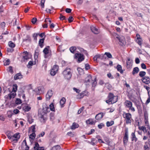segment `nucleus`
<instances>
[{
  "label": "nucleus",
  "mask_w": 150,
  "mask_h": 150,
  "mask_svg": "<svg viewBox=\"0 0 150 150\" xmlns=\"http://www.w3.org/2000/svg\"><path fill=\"white\" fill-rule=\"evenodd\" d=\"M74 58L77 59L78 61L80 62L84 59V56L83 54L80 53H76L74 55Z\"/></svg>",
  "instance_id": "39448f33"
},
{
  "label": "nucleus",
  "mask_w": 150,
  "mask_h": 150,
  "mask_svg": "<svg viewBox=\"0 0 150 150\" xmlns=\"http://www.w3.org/2000/svg\"><path fill=\"white\" fill-rule=\"evenodd\" d=\"M136 37H137L136 41V42L140 46H141L142 44V39L140 37V35L138 34H137Z\"/></svg>",
  "instance_id": "4468645a"
},
{
  "label": "nucleus",
  "mask_w": 150,
  "mask_h": 150,
  "mask_svg": "<svg viewBox=\"0 0 150 150\" xmlns=\"http://www.w3.org/2000/svg\"><path fill=\"white\" fill-rule=\"evenodd\" d=\"M92 77L91 75H88L85 78V83L86 85H88L90 81L92 80Z\"/></svg>",
  "instance_id": "2eb2a0df"
},
{
  "label": "nucleus",
  "mask_w": 150,
  "mask_h": 150,
  "mask_svg": "<svg viewBox=\"0 0 150 150\" xmlns=\"http://www.w3.org/2000/svg\"><path fill=\"white\" fill-rule=\"evenodd\" d=\"M132 60L130 59L129 58H127V60L126 61V67L127 69H131L132 68Z\"/></svg>",
  "instance_id": "1a4fd4ad"
},
{
  "label": "nucleus",
  "mask_w": 150,
  "mask_h": 150,
  "mask_svg": "<svg viewBox=\"0 0 150 150\" xmlns=\"http://www.w3.org/2000/svg\"><path fill=\"white\" fill-rule=\"evenodd\" d=\"M142 82L146 84H149L150 83V79L148 76H144L142 79Z\"/></svg>",
  "instance_id": "9d476101"
},
{
  "label": "nucleus",
  "mask_w": 150,
  "mask_h": 150,
  "mask_svg": "<svg viewBox=\"0 0 150 150\" xmlns=\"http://www.w3.org/2000/svg\"><path fill=\"white\" fill-rule=\"evenodd\" d=\"M49 108L48 106H47L46 105H43L42 110L43 112L42 114L46 115V114L49 111Z\"/></svg>",
  "instance_id": "dca6fc26"
},
{
  "label": "nucleus",
  "mask_w": 150,
  "mask_h": 150,
  "mask_svg": "<svg viewBox=\"0 0 150 150\" xmlns=\"http://www.w3.org/2000/svg\"><path fill=\"white\" fill-rule=\"evenodd\" d=\"M120 42L119 43L120 45L122 46H124L125 45V39L124 37H122L119 40Z\"/></svg>",
  "instance_id": "aec40b11"
},
{
  "label": "nucleus",
  "mask_w": 150,
  "mask_h": 150,
  "mask_svg": "<svg viewBox=\"0 0 150 150\" xmlns=\"http://www.w3.org/2000/svg\"><path fill=\"white\" fill-rule=\"evenodd\" d=\"M30 107L28 106H26L25 107L24 110L26 111H28L30 109Z\"/></svg>",
  "instance_id": "69168bd1"
},
{
  "label": "nucleus",
  "mask_w": 150,
  "mask_h": 150,
  "mask_svg": "<svg viewBox=\"0 0 150 150\" xmlns=\"http://www.w3.org/2000/svg\"><path fill=\"white\" fill-rule=\"evenodd\" d=\"M50 110L52 111H54L55 108L54 106V105L53 103H52L50 105Z\"/></svg>",
  "instance_id": "49530a36"
},
{
  "label": "nucleus",
  "mask_w": 150,
  "mask_h": 150,
  "mask_svg": "<svg viewBox=\"0 0 150 150\" xmlns=\"http://www.w3.org/2000/svg\"><path fill=\"white\" fill-rule=\"evenodd\" d=\"M12 132L10 131H8L6 132V134L7 135L8 138L9 139H12V138L13 137H12V136L11 135V134Z\"/></svg>",
  "instance_id": "393cba45"
},
{
  "label": "nucleus",
  "mask_w": 150,
  "mask_h": 150,
  "mask_svg": "<svg viewBox=\"0 0 150 150\" xmlns=\"http://www.w3.org/2000/svg\"><path fill=\"white\" fill-rule=\"evenodd\" d=\"M12 137H13L11 139L12 141L15 142H16L20 138V136L19 135V134L16 133Z\"/></svg>",
  "instance_id": "ddd939ff"
},
{
  "label": "nucleus",
  "mask_w": 150,
  "mask_h": 150,
  "mask_svg": "<svg viewBox=\"0 0 150 150\" xmlns=\"http://www.w3.org/2000/svg\"><path fill=\"white\" fill-rule=\"evenodd\" d=\"M74 20V18L72 16H69L68 19V21L70 23H71Z\"/></svg>",
  "instance_id": "e2e57ef3"
},
{
  "label": "nucleus",
  "mask_w": 150,
  "mask_h": 150,
  "mask_svg": "<svg viewBox=\"0 0 150 150\" xmlns=\"http://www.w3.org/2000/svg\"><path fill=\"white\" fill-rule=\"evenodd\" d=\"M77 48V49L79 50L80 52H83L84 54L86 55L88 54L87 52V51L86 50H84L83 48L79 47H78Z\"/></svg>",
  "instance_id": "4c0bfd02"
},
{
  "label": "nucleus",
  "mask_w": 150,
  "mask_h": 150,
  "mask_svg": "<svg viewBox=\"0 0 150 150\" xmlns=\"http://www.w3.org/2000/svg\"><path fill=\"white\" fill-rule=\"evenodd\" d=\"M86 123L88 124L94 125L96 121L92 119H89L86 121Z\"/></svg>",
  "instance_id": "5701e85b"
},
{
  "label": "nucleus",
  "mask_w": 150,
  "mask_h": 150,
  "mask_svg": "<svg viewBox=\"0 0 150 150\" xmlns=\"http://www.w3.org/2000/svg\"><path fill=\"white\" fill-rule=\"evenodd\" d=\"M79 125L76 123L74 122L73 123L71 127V129L72 130H74L76 128H77L79 127Z\"/></svg>",
  "instance_id": "bb28decb"
},
{
  "label": "nucleus",
  "mask_w": 150,
  "mask_h": 150,
  "mask_svg": "<svg viewBox=\"0 0 150 150\" xmlns=\"http://www.w3.org/2000/svg\"><path fill=\"white\" fill-rule=\"evenodd\" d=\"M108 98V99L106 101V102L108 104H112L117 101V96H114L112 93H109Z\"/></svg>",
  "instance_id": "f257e3e1"
},
{
  "label": "nucleus",
  "mask_w": 150,
  "mask_h": 150,
  "mask_svg": "<svg viewBox=\"0 0 150 150\" xmlns=\"http://www.w3.org/2000/svg\"><path fill=\"white\" fill-rule=\"evenodd\" d=\"M40 117L41 118L40 121L41 122L45 123L47 120V116L46 115L43 114H39Z\"/></svg>",
  "instance_id": "f8f14e48"
},
{
  "label": "nucleus",
  "mask_w": 150,
  "mask_h": 150,
  "mask_svg": "<svg viewBox=\"0 0 150 150\" xmlns=\"http://www.w3.org/2000/svg\"><path fill=\"white\" fill-rule=\"evenodd\" d=\"M105 55H106L108 58H112V56L111 54L109 52H106L105 53Z\"/></svg>",
  "instance_id": "09e8293b"
},
{
  "label": "nucleus",
  "mask_w": 150,
  "mask_h": 150,
  "mask_svg": "<svg viewBox=\"0 0 150 150\" xmlns=\"http://www.w3.org/2000/svg\"><path fill=\"white\" fill-rule=\"evenodd\" d=\"M91 29L92 32L95 34H98L99 33L98 30L93 26L91 27Z\"/></svg>",
  "instance_id": "a211bd4d"
},
{
  "label": "nucleus",
  "mask_w": 150,
  "mask_h": 150,
  "mask_svg": "<svg viewBox=\"0 0 150 150\" xmlns=\"http://www.w3.org/2000/svg\"><path fill=\"white\" fill-rule=\"evenodd\" d=\"M35 133L33 132L32 134L30 135L29 136V138L31 140H34L35 137Z\"/></svg>",
  "instance_id": "c9c22d12"
},
{
  "label": "nucleus",
  "mask_w": 150,
  "mask_h": 150,
  "mask_svg": "<svg viewBox=\"0 0 150 150\" xmlns=\"http://www.w3.org/2000/svg\"><path fill=\"white\" fill-rule=\"evenodd\" d=\"M45 0H41V6L42 8H43L44 7V4Z\"/></svg>",
  "instance_id": "bf43d9fd"
},
{
  "label": "nucleus",
  "mask_w": 150,
  "mask_h": 150,
  "mask_svg": "<svg viewBox=\"0 0 150 150\" xmlns=\"http://www.w3.org/2000/svg\"><path fill=\"white\" fill-rule=\"evenodd\" d=\"M16 95V93L12 92L8 94V98L10 99L11 98H13L15 97Z\"/></svg>",
  "instance_id": "412c9836"
},
{
  "label": "nucleus",
  "mask_w": 150,
  "mask_h": 150,
  "mask_svg": "<svg viewBox=\"0 0 150 150\" xmlns=\"http://www.w3.org/2000/svg\"><path fill=\"white\" fill-rule=\"evenodd\" d=\"M66 100L64 98H62L60 100V105L62 106L65 103Z\"/></svg>",
  "instance_id": "7c9ffc66"
},
{
  "label": "nucleus",
  "mask_w": 150,
  "mask_h": 150,
  "mask_svg": "<svg viewBox=\"0 0 150 150\" xmlns=\"http://www.w3.org/2000/svg\"><path fill=\"white\" fill-rule=\"evenodd\" d=\"M76 48L75 47H70L69 49V50L71 52L73 53H74L75 51L76 50Z\"/></svg>",
  "instance_id": "ea45409f"
},
{
  "label": "nucleus",
  "mask_w": 150,
  "mask_h": 150,
  "mask_svg": "<svg viewBox=\"0 0 150 150\" xmlns=\"http://www.w3.org/2000/svg\"><path fill=\"white\" fill-rule=\"evenodd\" d=\"M23 76L21 73H18L16 74L14 77V79L15 80L20 79L23 78Z\"/></svg>",
  "instance_id": "f3484780"
},
{
  "label": "nucleus",
  "mask_w": 150,
  "mask_h": 150,
  "mask_svg": "<svg viewBox=\"0 0 150 150\" xmlns=\"http://www.w3.org/2000/svg\"><path fill=\"white\" fill-rule=\"evenodd\" d=\"M122 116L125 118V120L127 124H130L131 122L132 115L129 113H126L124 112L122 114Z\"/></svg>",
  "instance_id": "7ed1b4c3"
},
{
  "label": "nucleus",
  "mask_w": 150,
  "mask_h": 150,
  "mask_svg": "<svg viewBox=\"0 0 150 150\" xmlns=\"http://www.w3.org/2000/svg\"><path fill=\"white\" fill-rule=\"evenodd\" d=\"M52 69L53 70H54L56 71L57 72L59 69V66L57 65H55L53 66Z\"/></svg>",
  "instance_id": "79ce46f5"
},
{
  "label": "nucleus",
  "mask_w": 150,
  "mask_h": 150,
  "mask_svg": "<svg viewBox=\"0 0 150 150\" xmlns=\"http://www.w3.org/2000/svg\"><path fill=\"white\" fill-rule=\"evenodd\" d=\"M53 94V92L52 90H49L46 95V97L47 100H49Z\"/></svg>",
  "instance_id": "9b49d317"
},
{
  "label": "nucleus",
  "mask_w": 150,
  "mask_h": 150,
  "mask_svg": "<svg viewBox=\"0 0 150 150\" xmlns=\"http://www.w3.org/2000/svg\"><path fill=\"white\" fill-rule=\"evenodd\" d=\"M43 88L42 87H39L37 89H36V91L38 90L39 91V93H42L43 91Z\"/></svg>",
  "instance_id": "c03bdc74"
},
{
  "label": "nucleus",
  "mask_w": 150,
  "mask_h": 150,
  "mask_svg": "<svg viewBox=\"0 0 150 150\" xmlns=\"http://www.w3.org/2000/svg\"><path fill=\"white\" fill-rule=\"evenodd\" d=\"M139 71V69L137 67H135L133 69L132 72V74L134 75L135 74H137L138 73Z\"/></svg>",
  "instance_id": "b1692460"
},
{
  "label": "nucleus",
  "mask_w": 150,
  "mask_h": 150,
  "mask_svg": "<svg viewBox=\"0 0 150 150\" xmlns=\"http://www.w3.org/2000/svg\"><path fill=\"white\" fill-rule=\"evenodd\" d=\"M62 74L65 79H69L71 78L72 75L71 69L67 67L63 71Z\"/></svg>",
  "instance_id": "f03ea898"
},
{
  "label": "nucleus",
  "mask_w": 150,
  "mask_h": 150,
  "mask_svg": "<svg viewBox=\"0 0 150 150\" xmlns=\"http://www.w3.org/2000/svg\"><path fill=\"white\" fill-rule=\"evenodd\" d=\"M40 147L38 143L36 142L35 143V146L34 147V150H36V149Z\"/></svg>",
  "instance_id": "052dcab7"
},
{
  "label": "nucleus",
  "mask_w": 150,
  "mask_h": 150,
  "mask_svg": "<svg viewBox=\"0 0 150 150\" xmlns=\"http://www.w3.org/2000/svg\"><path fill=\"white\" fill-rule=\"evenodd\" d=\"M8 71L13 74V67L11 66H9L8 68Z\"/></svg>",
  "instance_id": "603ef678"
},
{
  "label": "nucleus",
  "mask_w": 150,
  "mask_h": 150,
  "mask_svg": "<svg viewBox=\"0 0 150 150\" xmlns=\"http://www.w3.org/2000/svg\"><path fill=\"white\" fill-rule=\"evenodd\" d=\"M61 20H66V17L65 16H63L62 15V14H60V16L59 18Z\"/></svg>",
  "instance_id": "4d7b16f0"
},
{
  "label": "nucleus",
  "mask_w": 150,
  "mask_h": 150,
  "mask_svg": "<svg viewBox=\"0 0 150 150\" xmlns=\"http://www.w3.org/2000/svg\"><path fill=\"white\" fill-rule=\"evenodd\" d=\"M8 45L11 48H13L15 46V44L12 41H10L8 42Z\"/></svg>",
  "instance_id": "37998d69"
},
{
  "label": "nucleus",
  "mask_w": 150,
  "mask_h": 150,
  "mask_svg": "<svg viewBox=\"0 0 150 150\" xmlns=\"http://www.w3.org/2000/svg\"><path fill=\"white\" fill-rule=\"evenodd\" d=\"M95 140V139L94 138H92L91 139V142H90V143L92 145L94 146L96 144V142H94V141Z\"/></svg>",
  "instance_id": "5fc2aeb1"
},
{
  "label": "nucleus",
  "mask_w": 150,
  "mask_h": 150,
  "mask_svg": "<svg viewBox=\"0 0 150 150\" xmlns=\"http://www.w3.org/2000/svg\"><path fill=\"white\" fill-rule=\"evenodd\" d=\"M22 58L21 60L22 62H25L29 59L28 56V53L27 51L24 52L22 53Z\"/></svg>",
  "instance_id": "6e6552de"
},
{
  "label": "nucleus",
  "mask_w": 150,
  "mask_h": 150,
  "mask_svg": "<svg viewBox=\"0 0 150 150\" xmlns=\"http://www.w3.org/2000/svg\"><path fill=\"white\" fill-rule=\"evenodd\" d=\"M49 48V46H47L43 50V52L45 54V58H47L51 55V51L50 52Z\"/></svg>",
  "instance_id": "423d86ee"
},
{
  "label": "nucleus",
  "mask_w": 150,
  "mask_h": 150,
  "mask_svg": "<svg viewBox=\"0 0 150 150\" xmlns=\"http://www.w3.org/2000/svg\"><path fill=\"white\" fill-rule=\"evenodd\" d=\"M45 38L42 39H40L39 41V45L41 48H42L43 47V43L44 42V40H45Z\"/></svg>",
  "instance_id": "4be33fe9"
},
{
  "label": "nucleus",
  "mask_w": 150,
  "mask_h": 150,
  "mask_svg": "<svg viewBox=\"0 0 150 150\" xmlns=\"http://www.w3.org/2000/svg\"><path fill=\"white\" fill-rule=\"evenodd\" d=\"M77 70L79 74L81 75L83 73V69L80 68H78L77 69Z\"/></svg>",
  "instance_id": "a19ab883"
},
{
  "label": "nucleus",
  "mask_w": 150,
  "mask_h": 150,
  "mask_svg": "<svg viewBox=\"0 0 150 150\" xmlns=\"http://www.w3.org/2000/svg\"><path fill=\"white\" fill-rule=\"evenodd\" d=\"M57 72V71H56L53 70V69H52L51 71L50 74L52 76H54L56 74Z\"/></svg>",
  "instance_id": "8fccbe9b"
},
{
  "label": "nucleus",
  "mask_w": 150,
  "mask_h": 150,
  "mask_svg": "<svg viewBox=\"0 0 150 150\" xmlns=\"http://www.w3.org/2000/svg\"><path fill=\"white\" fill-rule=\"evenodd\" d=\"M139 129L140 130H141L143 131L144 133H146L147 132V130L146 128L144 126H141L139 127Z\"/></svg>",
  "instance_id": "c756f323"
},
{
  "label": "nucleus",
  "mask_w": 150,
  "mask_h": 150,
  "mask_svg": "<svg viewBox=\"0 0 150 150\" xmlns=\"http://www.w3.org/2000/svg\"><path fill=\"white\" fill-rule=\"evenodd\" d=\"M114 124V122L113 121H111L110 122L108 121L106 122V125L107 127H109L112 126Z\"/></svg>",
  "instance_id": "f704fd0d"
},
{
  "label": "nucleus",
  "mask_w": 150,
  "mask_h": 150,
  "mask_svg": "<svg viewBox=\"0 0 150 150\" xmlns=\"http://www.w3.org/2000/svg\"><path fill=\"white\" fill-rule=\"evenodd\" d=\"M144 148L145 150H149L150 149L148 145L146 143H145V145L144 146Z\"/></svg>",
  "instance_id": "338daca9"
},
{
  "label": "nucleus",
  "mask_w": 150,
  "mask_h": 150,
  "mask_svg": "<svg viewBox=\"0 0 150 150\" xmlns=\"http://www.w3.org/2000/svg\"><path fill=\"white\" fill-rule=\"evenodd\" d=\"M28 121L29 122V123L30 124H31L32 122H33L34 120L31 117H29L28 118Z\"/></svg>",
  "instance_id": "3c124183"
},
{
  "label": "nucleus",
  "mask_w": 150,
  "mask_h": 150,
  "mask_svg": "<svg viewBox=\"0 0 150 150\" xmlns=\"http://www.w3.org/2000/svg\"><path fill=\"white\" fill-rule=\"evenodd\" d=\"M106 59V57L105 56V54L104 55L101 54V57L100 59L103 60H105Z\"/></svg>",
  "instance_id": "680f3d73"
},
{
  "label": "nucleus",
  "mask_w": 150,
  "mask_h": 150,
  "mask_svg": "<svg viewBox=\"0 0 150 150\" xmlns=\"http://www.w3.org/2000/svg\"><path fill=\"white\" fill-rule=\"evenodd\" d=\"M17 87L16 84H14L13 87L12 92L16 93L17 90Z\"/></svg>",
  "instance_id": "473e14b6"
},
{
  "label": "nucleus",
  "mask_w": 150,
  "mask_h": 150,
  "mask_svg": "<svg viewBox=\"0 0 150 150\" xmlns=\"http://www.w3.org/2000/svg\"><path fill=\"white\" fill-rule=\"evenodd\" d=\"M124 103L125 107L128 108L132 111H135V109L132 107V103L131 101L129 100H126L125 101Z\"/></svg>",
  "instance_id": "20e7f679"
},
{
  "label": "nucleus",
  "mask_w": 150,
  "mask_h": 150,
  "mask_svg": "<svg viewBox=\"0 0 150 150\" xmlns=\"http://www.w3.org/2000/svg\"><path fill=\"white\" fill-rule=\"evenodd\" d=\"M104 115L103 113L102 112L99 113L96 116L95 118L96 120H100L102 118Z\"/></svg>",
  "instance_id": "6ab92c4d"
},
{
  "label": "nucleus",
  "mask_w": 150,
  "mask_h": 150,
  "mask_svg": "<svg viewBox=\"0 0 150 150\" xmlns=\"http://www.w3.org/2000/svg\"><path fill=\"white\" fill-rule=\"evenodd\" d=\"M141 67L142 69H146V65L143 63L141 64Z\"/></svg>",
  "instance_id": "774afa93"
},
{
  "label": "nucleus",
  "mask_w": 150,
  "mask_h": 150,
  "mask_svg": "<svg viewBox=\"0 0 150 150\" xmlns=\"http://www.w3.org/2000/svg\"><path fill=\"white\" fill-rule=\"evenodd\" d=\"M4 65L5 66H7L9 65L10 63V61L9 59H8L7 60H4Z\"/></svg>",
  "instance_id": "2f4dec72"
},
{
  "label": "nucleus",
  "mask_w": 150,
  "mask_h": 150,
  "mask_svg": "<svg viewBox=\"0 0 150 150\" xmlns=\"http://www.w3.org/2000/svg\"><path fill=\"white\" fill-rule=\"evenodd\" d=\"M31 39L30 37V36L28 35H27L26 36V37L24 39H23V42H25V41H29V42H31Z\"/></svg>",
  "instance_id": "cd10ccee"
},
{
  "label": "nucleus",
  "mask_w": 150,
  "mask_h": 150,
  "mask_svg": "<svg viewBox=\"0 0 150 150\" xmlns=\"http://www.w3.org/2000/svg\"><path fill=\"white\" fill-rule=\"evenodd\" d=\"M39 35V33H34L33 34V37L34 40L35 41L37 40V37Z\"/></svg>",
  "instance_id": "864d4df0"
},
{
  "label": "nucleus",
  "mask_w": 150,
  "mask_h": 150,
  "mask_svg": "<svg viewBox=\"0 0 150 150\" xmlns=\"http://www.w3.org/2000/svg\"><path fill=\"white\" fill-rule=\"evenodd\" d=\"M61 149L60 146L59 145H57L54 146L51 150H59Z\"/></svg>",
  "instance_id": "c85d7f7f"
},
{
  "label": "nucleus",
  "mask_w": 150,
  "mask_h": 150,
  "mask_svg": "<svg viewBox=\"0 0 150 150\" xmlns=\"http://www.w3.org/2000/svg\"><path fill=\"white\" fill-rule=\"evenodd\" d=\"M84 96V93H81L77 95V98L79 99H81L83 98Z\"/></svg>",
  "instance_id": "de8ad7c7"
},
{
  "label": "nucleus",
  "mask_w": 150,
  "mask_h": 150,
  "mask_svg": "<svg viewBox=\"0 0 150 150\" xmlns=\"http://www.w3.org/2000/svg\"><path fill=\"white\" fill-rule=\"evenodd\" d=\"M54 119V113L53 112H51L50 114V119L52 121H53Z\"/></svg>",
  "instance_id": "58836bf2"
},
{
  "label": "nucleus",
  "mask_w": 150,
  "mask_h": 150,
  "mask_svg": "<svg viewBox=\"0 0 150 150\" xmlns=\"http://www.w3.org/2000/svg\"><path fill=\"white\" fill-rule=\"evenodd\" d=\"M146 73L144 71H141L139 73V75L141 77L143 78L145 75Z\"/></svg>",
  "instance_id": "e433bc0d"
},
{
  "label": "nucleus",
  "mask_w": 150,
  "mask_h": 150,
  "mask_svg": "<svg viewBox=\"0 0 150 150\" xmlns=\"http://www.w3.org/2000/svg\"><path fill=\"white\" fill-rule=\"evenodd\" d=\"M96 81V78H95L94 81L92 83V87H95L96 86L97 84V82Z\"/></svg>",
  "instance_id": "13d9d810"
},
{
  "label": "nucleus",
  "mask_w": 150,
  "mask_h": 150,
  "mask_svg": "<svg viewBox=\"0 0 150 150\" xmlns=\"http://www.w3.org/2000/svg\"><path fill=\"white\" fill-rule=\"evenodd\" d=\"M132 141L135 140V142H136L137 141V139L134 133H132Z\"/></svg>",
  "instance_id": "72a5a7b5"
},
{
  "label": "nucleus",
  "mask_w": 150,
  "mask_h": 150,
  "mask_svg": "<svg viewBox=\"0 0 150 150\" xmlns=\"http://www.w3.org/2000/svg\"><path fill=\"white\" fill-rule=\"evenodd\" d=\"M116 68L117 71H119L120 73H123V71L122 69V67L121 65L120 64H118Z\"/></svg>",
  "instance_id": "a878e982"
},
{
  "label": "nucleus",
  "mask_w": 150,
  "mask_h": 150,
  "mask_svg": "<svg viewBox=\"0 0 150 150\" xmlns=\"http://www.w3.org/2000/svg\"><path fill=\"white\" fill-rule=\"evenodd\" d=\"M128 131L127 129H126L125 133L123 138V142L124 146L127 145L128 141Z\"/></svg>",
  "instance_id": "0eeeda50"
},
{
  "label": "nucleus",
  "mask_w": 150,
  "mask_h": 150,
  "mask_svg": "<svg viewBox=\"0 0 150 150\" xmlns=\"http://www.w3.org/2000/svg\"><path fill=\"white\" fill-rule=\"evenodd\" d=\"M104 139L106 142V144H109L110 142L109 141V139L108 138L106 137H104Z\"/></svg>",
  "instance_id": "a18cd8bd"
},
{
  "label": "nucleus",
  "mask_w": 150,
  "mask_h": 150,
  "mask_svg": "<svg viewBox=\"0 0 150 150\" xmlns=\"http://www.w3.org/2000/svg\"><path fill=\"white\" fill-rule=\"evenodd\" d=\"M37 21V19L36 18H33L32 19L31 22L33 24H34Z\"/></svg>",
  "instance_id": "0e129e2a"
},
{
  "label": "nucleus",
  "mask_w": 150,
  "mask_h": 150,
  "mask_svg": "<svg viewBox=\"0 0 150 150\" xmlns=\"http://www.w3.org/2000/svg\"><path fill=\"white\" fill-rule=\"evenodd\" d=\"M22 103L21 100L17 98L16 100V103L17 104H19Z\"/></svg>",
  "instance_id": "6e6d98bb"
}]
</instances>
